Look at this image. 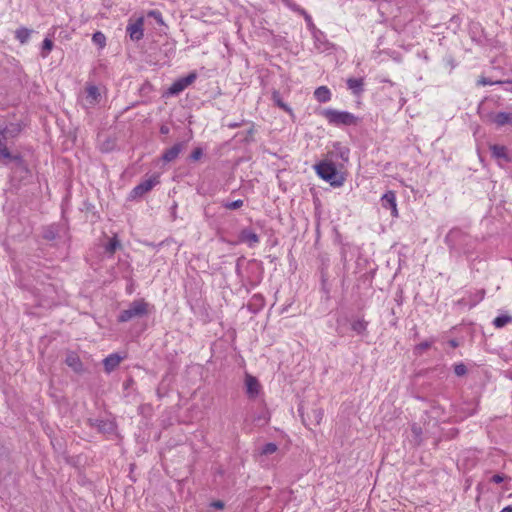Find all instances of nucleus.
Instances as JSON below:
<instances>
[{
  "mask_svg": "<svg viewBox=\"0 0 512 512\" xmlns=\"http://www.w3.org/2000/svg\"><path fill=\"white\" fill-rule=\"evenodd\" d=\"M22 127L19 123H10L4 127H0V132L7 139H14L21 133Z\"/></svg>",
  "mask_w": 512,
  "mask_h": 512,
  "instance_id": "16",
  "label": "nucleus"
},
{
  "mask_svg": "<svg viewBox=\"0 0 512 512\" xmlns=\"http://www.w3.org/2000/svg\"><path fill=\"white\" fill-rule=\"evenodd\" d=\"M367 326H368V322H366L363 319L354 320L351 324L352 330L355 331L359 335L365 334V332L367 330Z\"/></svg>",
  "mask_w": 512,
  "mask_h": 512,
  "instance_id": "27",
  "label": "nucleus"
},
{
  "mask_svg": "<svg viewBox=\"0 0 512 512\" xmlns=\"http://www.w3.org/2000/svg\"><path fill=\"white\" fill-rule=\"evenodd\" d=\"M282 2L284 3V5L286 7H288L290 10L302 15L304 17V20L307 24V27L309 28V30H311L312 33H314V31H317L318 29L316 28L313 20H312V17L310 14L307 13V11L303 8H301L298 4H296L293 0H282Z\"/></svg>",
  "mask_w": 512,
  "mask_h": 512,
  "instance_id": "7",
  "label": "nucleus"
},
{
  "mask_svg": "<svg viewBox=\"0 0 512 512\" xmlns=\"http://www.w3.org/2000/svg\"><path fill=\"white\" fill-rule=\"evenodd\" d=\"M65 363L76 373H80L83 371L82 361L75 352H69L66 355Z\"/></svg>",
  "mask_w": 512,
  "mask_h": 512,
  "instance_id": "15",
  "label": "nucleus"
},
{
  "mask_svg": "<svg viewBox=\"0 0 512 512\" xmlns=\"http://www.w3.org/2000/svg\"><path fill=\"white\" fill-rule=\"evenodd\" d=\"M187 86L183 82V80L180 78L172 83V85L168 88V94L170 95H178L180 92H182L184 89H186Z\"/></svg>",
  "mask_w": 512,
  "mask_h": 512,
  "instance_id": "28",
  "label": "nucleus"
},
{
  "mask_svg": "<svg viewBox=\"0 0 512 512\" xmlns=\"http://www.w3.org/2000/svg\"><path fill=\"white\" fill-rule=\"evenodd\" d=\"M123 358L124 357L120 356L118 353H112V354L108 355L103 360L104 370L107 373H111L113 370H115L119 366V364L121 363Z\"/></svg>",
  "mask_w": 512,
  "mask_h": 512,
  "instance_id": "13",
  "label": "nucleus"
},
{
  "mask_svg": "<svg viewBox=\"0 0 512 512\" xmlns=\"http://www.w3.org/2000/svg\"><path fill=\"white\" fill-rule=\"evenodd\" d=\"M8 140L5 136L0 132V162L4 165L9 164L10 162H14L16 167L24 172H28V167L20 154H12L8 148Z\"/></svg>",
  "mask_w": 512,
  "mask_h": 512,
  "instance_id": "4",
  "label": "nucleus"
},
{
  "mask_svg": "<svg viewBox=\"0 0 512 512\" xmlns=\"http://www.w3.org/2000/svg\"><path fill=\"white\" fill-rule=\"evenodd\" d=\"M434 342H435L434 339H430V340H425V341L415 345L414 348H413V354L415 356H421L424 351H426V350H428L429 348L432 347Z\"/></svg>",
  "mask_w": 512,
  "mask_h": 512,
  "instance_id": "25",
  "label": "nucleus"
},
{
  "mask_svg": "<svg viewBox=\"0 0 512 512\" xmlns=\"http://www.w3.org/2000/svg\"><path fill=\"white\" fill-rule=\"evenodd\" d=\"M490 151L494 158L503 159L506 162L512 161L511 157L508 155L507 148L503 145H492Z\"/></svg>",
  "mask_w": 512,
  "mask_h": 512,
  "instance_id": "18",
  "label": "nucleus"
},
{
  "mask_svg": "<svg viewBox=\"0 0 512 512\" xmlns=\"http://www.w3.org/2000/svg\"><path fill=\"white\" fill-rule=\"evenodd\" d=\"M57 232L53 227H47L43 232V238L49 241L56 239Z\"/></svg>",
  "mask_w": 512,
  "mask_h": 512,
  "instance_id": "36",
  "label": "nucleus"
},
{
  "mask_svg": "<svg viewBox=\"0 0 512 512\" xmlns=\"http://www.w3.org/2000/svg\"><path fill=\"white\" fill-rule=\"evenodd\" d=\"M272 100L277 107L289 114H292V109L283 101L278 91L275 90L272 92Z\"/></svg>",
  "mask_w": 512,
  "mask_h": 512,
  "instance_id": "22",
  "label": "nucleus"
},
{
  "mask_svg": "<svg viewBox=\"0 0 512 512\" xmlns=\"http://www.w3.org/2000/svg\"><path fill=\"white\" fill-rule=\"evenodd\" d=\"M314 97L320 103H326L331 99V92L326 86H320L314 91Z\"/></svg>",
  "mask_w": 512,
  "mask_h": 512,
  "instance_id": "20",
  "label": "nucleus"
},
{
  "mask_svg": "<svg viewBox=\"0 0 512 512\" xmlns=\"http://www.w3.org/2000/svg\"><path fill=\"white\" fill-rule=\"evenodd\" d=\"M298 411L300 413L303 424L307 427H310L311 425H319L324 415V412L321 408H314L307 414L303 412L302 407H299Z\"/></svg>",
  "mask_w": 512,
  "mask_h": 512,
  "instance_id": "6",
  "label": "nucleus"
},
{
  "mask_svg": "<svg viewBox=\"0 0 512 512\" xmlns=\"http://www.w3.org/2000/svg\"><path fill=\"white\" fill-rule=\"evenodd\" d=\"M92 41L101 48H103L106 45V37L100 31H97L93 34Z\"/></svg>",
  "mask_w": 512,
  "mask_h": 512,
  "instance_id": "33",
  "label": "nucleus"
},
{
  "mask_svg": "<svg viewBox=\"0 0 512 512\" xmlns=\"http://www.w3.org/2000/svg\"><path fill=\"white\" fill-rule=\"evenodd\" d=\"M170 132V128L167 125H162L160 127V133L163 135H167Z\"/></svg>",
  "mask_w": 512,
  "mask_h": 512,
  "instance_id": "43",
  "label": "nucleus"
},
{
  "mask_svg": "<svg viewBox=\"0 0 512 512\" xmlns=\"http://www.w3.org/2000/svg\"><path fill=\"white\" fill-rule=\"evenodd\" d=\"M254 298L262 299L261 295H254Z\"/></svg>",
  "mask_w": 512,
  "mask_h": 512,
  "instance_id": "52",
  "label": "nucleus"
},
{
  "mask_svg": "<svg viewBox=\"0 0 512 512\" xmlns=\"http://www.w3.org/2000/svg\"><path fill=\"white\" fill-rule=\"evenodd\" d=\"M278 450V446L275 443H266L260 451L261 455H270L275 453Z\"/></svg>",
  "mask_w": 512,
  "mask_h": 512,
  "instance_id": "34",
  "label": "nucleus"
},
{
  "mask_svg": "<svg viewBox=\"0 0 512 512\" xmlns=\"http://www.w3.org/2000/svg\"><path fill=\"white\" fill-rule=\"evenodd\" d=\"M499 512H512V504L511 505H508L506 507H504L502 510H500Z\"/></svg>",
  "mask_w": 512,
  "mask_h": 512,
  "instance_id": "45",
  "label": "nucleus"
},
{
  "mask_svg": "<svg viewBox=\"0 0 512 512\" xmlns=\"http://www.w3.org/2000/svg\"><path fill=\"white\" fill-rule=\"evenodd\" d=\"M484 295H485V291L484 290H480L479 293H478L479 300H482L484 298Z\"/></svg>",
  "mask_w": 512,
  "mask_h": 512,
  "instance_id": "46",
  "label": "nucleus"
},
{
  "mask_svg": "<svg viewBox=\"0 0 512 512\" xmlns=\"http://www.w3.org/2000/svg\"><path fill=\"white\" fill-rule=\"evenodd\" d=\"M491 121L498 127H502L505 125L512 126V113L498 112L492 116Z\"/></svg>",
  "mask_w": 512,
  "mask_h": 512,
  "instance_id": "17",
  "label": "nucleus"
},
{
  "mask_svg": "<svg viewBox=\"0 0 512 512\" xmlns=\"http://www.w3.org/2000/svg\"><path fill=\"white\" fill-rule=\"evenodd\" d=\"M202 156H203V149L201 147H197L191 152L189 158L191 161L195 162V161L200 160L202 158Z\"/></svg>",
  "mask_w": 512,
  "mask_h": 512,
  "instance_id": "37",
  "label": "nucleus"
},
{
  "mask_svg": "<svg viewBox=\"0 0 512 512\" xmlns=\"http://www.w3.org/2000/svg\"><path fill=\"white\" fill-rule=\"evenodd\" d=\"M121 248V243L117 237L114 235L109 242L105 245V252L112 256L117 249Z\"/></svg>",
  "mask_w": 512,
  "mask_h": 512,
  "instance_id": "26",
  "label": "nucleus"
},
{
  "mask_svg": "<svg viewBox=\"0 0 512 512\" xmlns=\"http://www.w3.org/2000/svg\"><path fill=\"white\" fill-rule=\"evenodd\" d=\"M411 432L413 435V443L417 446L421 445L423 439H422V428L418 426L417 424H413L411 426Z\"/></svg>",
  "mask_w": 512,
  "mask_h": 512,
  "instance_id": "29",
  "label": "nucleus"
},
{
  "mask_svg": "<svg viewBox=\"0 0 512 512\" xmlns=\"http://www.w3.org/2000/svg\"><path fill=\"white\" fill-rule=\"evenodd\" d=\"M334 153L337 158H340L343 162H348L350 150L343 146L340 142H336L333 145Z\"/></svg>",
  "mask_w": 512,
  "mask_h": 512,
  "instance_id": "21",
  "label": "nucleus"
},
{
  "mask_svg": "<svg viewBox=\"0 0 512 512\" xmlns=\"http://www.w3.org/2000/svg\"><path fill=\"white\" fill-rule=\"evenodd\" d=\"M239 239L243 243H247L249 247L255 246L259 242V236L249 228L242 229L239 234Z\"/></svg>",
  "mask_w": 512,
  "mask_h": 512,
  "instance_id": "14",
  "label": "nucleus"
},
{
  "mask_svg": "<svg viewBox=\"0 0 512 512\" xmlns=\"http://www.w3.org/2000/svg\"><path fill=\"white\" fill-rule=\"evenodd\" d=\"M185 147H186L185 141L178 142V143L174 144L172 147H170L164 151V153L162 154V160L164 162H171V161L175 160Z\"/></svg>",
  "mask_w": 512,
  "mask_h": 512,
  "instance_id": "10",
  "label": "nucleus"
},
{
  "mask_svg": "<svg viewBox=\"0 0 512 512\" xmlns=\"http://www.w3.org/2000/svg\"><path fill=\"white\" fill-rule=\"evenodd\" d=\"M246 393L249 398H255L260 392V383L254 376L247 374L245 377Z\"/></svg>",
  "mask_w": 512,
  "mask_h": 512,
  "instance_id": "11",
  "label": "nucleus"
},
{
  "mask_svg": "<svg viewBox=\"0 0 512 512\" xmlns=\"http://www.w3.org/2000/svg\"><path fill=\"white\" fill-rule=\"evenodd\" d=\"M244 202L241 199L235 200V201H226L223 200L221 202L222 207H224L227 210H237L240 209L243 206Z\"/></svg>",
  "mask_w": 512,
  "mask_h": 512,
  "instance_id": "30",
  "label": "nucleus"
},
{
  "mask_svg": "<svg viewBox=\"0 0 512 512\" xmlns=\"http://www.w3.org/2000/svg\"><path fill=\"white\" fill-rule=\"evenodd\" d=\"M101 423H103V425H98V428H104V426L106 425V422L101 421Z\"/></svg>",
  "mask_w": 512,
  "mask_h": 512,
  "instance_id": "50",
  "label": "nucleus"
},
{
  "mask_svg": "<svg viewBox=\"0 0 512 512\" xmlns=\"http://www.w3.org/2000/svg\"><path fill=\"white\" fill-rule=\"evenodd\" d=\"M101 423H103V425H98V428H104V426L106 425V422L101 421Z\"/></svg>",
  "mask_w": 512,
  "mask_h": 512,
  "instance_id": "49",
  "label": "nucleus"
},
{
  "mask_svg": "<svg viewBox=\"0 0 512 512\" xmlns=\"http://www.w3.org/2000/svg\"><path fill=\"white\" fill-rule=\"evenodd\" d=\"M32 30L26 27H20L15 31V38L21 43L25 44L28 42L31 36Z\"/></svg>",
  "mask_w": 512,
  "mask_h": 512,
  "instance_id": "24",
  "label": "nucleus"
},
{
  "mask_svg": "<svg viewBox=\"0 0 512 512\" xmlns=\"http://www.w3.org/2000/svg\"><path fill=\"white\" fill-rule=\"evenodd\" d=\"M454 373L457 376H464L467 373V367L463 363L454 366Z\"/></svg>",
  "mask_w": 512,
  "mask_h": 512,
  "instance_id": "39",
  "label": "nucleus"
},
{
  "mask_svg": "<svg viewBox=\"0 0 512 512\" xmlns=\"http://www.w3.org/2000/svg\"><path fill=\"white\" fill-rule=\"evenodd\" d=\"M381 206L385 209H388L391 211V215L393 217H398V209H397V202H396V194L394 191L389 190L385 192L381 199Z\"/></svg>",
  "mask_w": 512,
  "mask_h": 512,
  "instance_id": "9",
  "label": "nucleus"
},
{
  "mask_svg": "<svg viewBox=\"0 0 512 512\" xmlns=\"http://www.w3.org/2000/svg\"><path fill=\"white\" fill-rule=\"evenodd\" d=\"M463 235V232L460 229L454 228L450 230V232L446 236L447 241L455 240L456 238Z\"/></svg>",
  "mask_w": 512,
  "mask_h": 512,
  "instance_id": "38",
  "label": "nucleus"
},
{
  "mask_svg": "<svg viewBox=\"0 0 512 512\" xmlns=\"http://www.w3.org/2000/svg\"><path fill=\"white\" fill-rule=\"evenodd\" d=\"M449 344H450L452 347H457V346H458V343L456 342V340H450V341H449Z\"/></svg>",
  "mask_w": 512,
  "mask_h": 512,
  "instance_id": "47",
  "label": "nucleus"
},
{
  "mask_svg": "<svg viewBox=\"0 0 512 512\" xmlns=\"http://www.w3.org/2000/svg\"><path fill=\"white\" fill-rule=\"evenodd\" d=\"M317 175L328 182L333 187H340L343 185L345 178L337 170L336 166L332 162L321 161L315 165Z\"/></svg>",
  "mask_w": 512,
  "mask_h": 512,
  "instance_id": "1",
  "label": "nucleus"
},
{
  "mask_svg": "<svg viewBox=\"0 0 512 512\" xmlns=\"http://www.w3.org/2000/svg\"><path fill=\"white\" fill-rule=\"evenodd\" d=\"M53 49V41L49 38H45L42 43L41 55L43 58L47 57Z\"/></svg>",
  "mask_w": 512,
  "mask_h": 512,
  "instance_id": "32",
  "label": "nucleus"
},
{
  "mask_svg": "<svg viewBox=\"0 0 512 512\" xmlns=\"http://www.w3.org/2000/svg\"><path fill=\"white\" fill-rule=\"evenodd\" d=\"M347 87L353 92L355 95H359L363 92V79L362 78H349L347 79Z\"/></svg>",
  "mask_w": 512,
  "mask_h": 512,
  "instance_id": "19",
  "label": "nucleus"
},
{
  "mask_svg": "<svg viewBox=\"0 0 512 512\" xmlns=\"http://www.w3.org/2000/svg\"><path fill=\"white\" fill-rule=\"evenodd\" d=\"M144 18L139 17L134 22L127 25V33L132 41H139L144 36Z\"/></svg>",
  "mask_w": 512,
  "mask_h": 512,
  "instance_id": "8",
  "label": "nucleus"
},
{
  "mask_svg": "<svg viewBox=\"0 0 512 512\" xmlns=\"http://www.w3.org/2000/svg\"><path fill=\"white\" fill-rule=\"evenodd\" d=\"M312 35H313V39H314V47L317 51L322 53V52L328 51L330 49L331 44L326 39V36L324 35V33L322 31H320V30L314 31V33H312Z\"/></svg>",
  "mask_w": 512,
  "mask_h": 512,
  "instance_id": "12",
  "label": "nucleus"
},
{
  "mask_svg": "<svg viewBox=\"0 0 512 512\" xmlns=\"http://www.w3.org/2000/svg\"><path fill=\"white\" fill-rule=\"evenodd\" d=\"M158 183V176H152L149 179L142 181L132 189L130 193V198L134 199L143 196L144 194L152 190Z\"/></svg>",
  "mask_w": 512,
  "mask_h": 512,
  "instance_id": "5",
  "label": "nucleus"
},
{
  "mask_svg": "<svg viewBox=\"0 0 512 512\" xmlns=\"http://www.w3.org/2000/svg\"><path fill=\"white\" fill-rule=\"evenodd\" d=\"M212 506L217 508V509H222L224 507V504L221 501H215V502L212 503Z\"/></svg>",
  "mask_w": 512,
  "mask_h": 512,
  "instance_id": "44",
  "label": "nucleus"
},
{
  "mask_svg": "<svg viewBox=\"0 0 512 512\" xmlns=\"http://www.w3.org/2000/svg\"><path fill=\"white\" fill-rule=\"evenodd\" d=\"M149 313V303L144 299H138L131 302L127 309H124L118 315V322L125 323L135 318H142Z\"/></svg>",
  "mask_w": 512,
  "mask_h": 512,
  "instance_id": "3",
  "label": "nucleus"
},
{
  "mask_svg": "<svg viewBox=\"0 0 512 512\" xmlns=\"http://www.w3.org/2000/svg\"><path fill=\"white\" fill-rule=\"evenodd\" d=\"M505 475L503 474H495L491 477L490 481L496 484L502 483L505 479Z\"/></svg>",
  "mask_w": 512,
  "mask_h": 512,
  "instance_id": "41",
  "label": "nucleus"
},
{
  "mask_svg": "<svg viewBox=\"0 0 512 512\" xmlns=\"http://www.w3.org/2000/svg\"><path fill=\"white\" fill-rule=\"evenodd\" d=\"M480 83H481V84H483V85L491 84V82L487 81L486 79H482V80L480 81Z\"/></svg>",
  "mask_w": 512,
  "mask_h": 512,
  "instance_id": "48",
  "label": "nucleus"
},
{
  "mask_svg": "<svg viewBox=\"0 0 512 512\" xmlns=\"http://www.w3.org/2000/svg\"><path fill=\"white\" fill-rule=\"evenodd\" d=\"M322 116L330 125L334 126H352L357 125L359 119L353 113L339 111L333 108H326L321 112Z\"/></svg>",
  "mask_w": 512,
  "mask_h": 512,
  "instance_id": "2",
  "label": "nucleus"
},
{
  "mask_svg": "<svg viewBox=\"0 0 512 512\" xmlns=\"http://www.w3.org/2000/svg\"><path fill=\"white\" fill-rule=\"evenodd\" d=\"M147 16L148 17H151L153 19L156 20V22L160 25H163L164 24V21H163V17H162V13L159 11V10H150L148 13H147Z\"/></svg>",
  "mask_w": 512,
  "mask_h": 512,
  "instance_id": "35",
  "label": "nucleus"
},
{
  "mask_svg": "<svg viewBox=\"0 0 512 512\" xmlns=\"http://www.w3.org/2000/svg\"><path fill=\"white\" fill-rule=\"evenodd\" d=\"M243 124V121L242 122H231V123H228L227 126L231 129H234V128H238L240 126H242Z\"/></svg>",
  "mask_w": 512,
  "mask_h": 512,
  "instance_id": "42",
  "label": "nucleus"
},
{
  "mask_svg": "<svg viewBox=\"0 0 512 512\" xmlns=\"http://www.w3.org/2000/svg\"><path fill=\"white\" fill-rule=\"evenodd\" d=\"M86 93H87V99L89 103L95 104L98 102L100 98V92L97 86L95 85H88L86 87Z\"/></svg>",
  "mask_w": 512,
  "mask_h": 512,
  "instance_id": "23",
  "label": "nucleus"
},
{
  "mask_svg": "<svg viewBox=\"0 0 512 512\" xmlns=\"http://www.w3.org/2000/svg\"><path fill=\"white\" fill-rule=\"evenodd\" d=\"M101 423H103V425H98V428H104V426L106 425V422L101 421Z\"/></svg>",
  "mask_w": 512,
  "mask_h": 512,
  "instance_id": "51",
  "label": "nucleus"
},
{
  "mask_svg": "<svg viewBox=\"0 0 512 512\" xmlns=\"http://www.w3.org/2000/svg\"><path fill=\"white\" fill-rule=\"evenodd\" d=\"M512 322V317L509 315H499L493 320V325L496 328H502L508 323Z\"/></svg>",
  "mask_w": 512,
  "mask_h": 512,
  "instance_id": "31",
  "label": "nucleus"
},
{
  "mask_svg": "<svg viewBox=\"0 0 512 512\" xmlns=\"http://www.w3.org/2000/svg\"><path fill=\"white\" fill-rule=\"evenodd\" d=\"M196 77H197L196 73L192 72V73L188 74L187 76L182 77L181 79L183 80L185 85L188 87L190 84H192L196 80Z\"/></svg>",
  "mask_w": 512,
  "mask_h": 512,
  "instance_id": "40",
  "label": "nucleus"
}]
</instances>
